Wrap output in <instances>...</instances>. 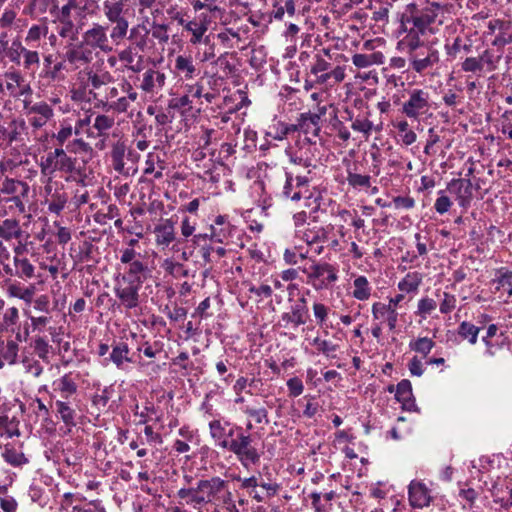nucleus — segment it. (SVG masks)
<instances>
[{
  "label": "nucleus",
  "mask_w": 512,
  "mask_h": 512,
  "mask_svg": "<svg viewBox=\"0 0 512 512\" xmlns=\"http://www.w3.org/2000/svg\"><path fill=\"white\" fill-rule=\"evenodd\" d=\"M65 69V62L60 61L55 63L51 68L45 70L43 76L52 81H60L64 79V75L61 73Z\"/></svg>",
  "instance_id": "bf43d9fd"
},
{
  "label": "nucleus",
  "mask_w": 512,
  "mask_h": 512,
  "mask_svg": "<svg viewBox=\"0 0 512 512\" xmlns=\"http://www.w3.org/2000/svg\"><path fill=\"white\" fill-rule=\"evenodd\" d=\"M404 299L403 294H397L395 297L391 298L389 301V312L387 316V325L389 329L392 331L396 328L398 313L396 307L400 304V302Z\"/></svg>",
  "instance_id": "79ce46f5"
},
{
  "label": "nucleus",
  "mask_w": 512,
  "mask_h": 512,
  "mask_svg": "<svg viewBox=\"0 0 512 512\" xmlns=\"http://www.w3.org/2000/svg\"><path fill=\"white\" fill-rule=\"evenodd\" d=\"M165 79L166 77L164 73L157 70L148 69L144 73L143 81L140 87L143 91L150 93L154 91L155 87H163Z\"/></svg>",
  "instance_id": "aec40b11"
},
{
  "label": "nucleus",
  "mask_w": 512,
  "mask_h": 512,
  "mask_svg": "<svg viewBox=\"0 0 512 512\" xmlns=\"http://www.w3.org/2000/svg\"><path fill=\"white\" fill-rule=\"evenodd\" d=\"M65 59L70 64H76L78 62L89 63L92 60V51L86 49L85 45L80 42L66 51Z\"/></svg>",
  "instance_id": "a211bd4d"
},
{
  "label": "nucleus",
  "mask_w": 512,
  "mask_h": 512,
  "mask_svg": "<svg viewBox=\"0 0 512 512\" xmlns=\"http://www.w3.org/2000/svg\"><path fill=\"white\" fill-rule=\"evenodd\" d=\"M114 293L120 302V306L127 310L135 309L140 304L139 291L141 287L134 284H127L115 278Z\"/></svg>",
  "instance_id": "6e6552de"
},
{
  "label": "nucleus",
  "mask_w": 512,
  "mask_h": 512,
  "mask_svg": "<svg viewBox=\"0 0 512 512\" xmlns=\"http://www.w3.org/2000/svg\"><path fill=\"white\" fill-rule=\"evenodd\" d=\"M251 443V435L245 434L243 429H239L237 437L231 442L227 450L235 454L244 467L251 464L255 465L260 461V454Z\"/></svg>",
  "instance_id": "f257e3e1"
},
{
  "label": "nucleus",
  "mask_w": 512,
  "mask_h": 512,
  "mask_svg": "<svg viewBox=\"0 0 512 512\" xmlns=\"http://www.w3.org/2000/svg\"><path fill=\"white\" fill-rule=\"evenodd\" d=\"M25 196H17V195H1L0 194V210L3 211V214L8 215H16L22 214L25 212V204L23 202V198Z\"/></svg>",
  "instance_id": "dca6fc26"
},
{
  "label": "nucleus",
  "mask_w": 512,
  "mask_h": 512,
  "mask_svg": "<svg viewBox=\"0 0 512 512\" xmlns=\"http://www.w3.org/2000/svg\"><path fill=\"white\" fill-rule=\"evenodd\" d=\"M488 56V51H484V53L479 57H468L462 63V70L465 72H477L483 70V63L485 57Z\"/></svg>",
  "instance_id": "de8ad7c7"
},
{
  "label": "nucleus",
  "mask_w": 512,
  "mask_h": 512,
  "mask_svg": "<svg viewBox=\"0 0 512 512\" xmlns=\"http://www.w3.org/2000/svg\"><path fill=\"white\" fill-rule=\"evenodd\" d=\"M119 216V209L116 205L110 204L107 207L106 212H97L95 214V221L99 224H106L107 220H111L115 217Z\"/></svg>",
  "instance_id": "680f3d73"
},
{
  "label": "nucleus",
  "mask_w": 512,
  "mask_h": 512,
  "mask_svg": "<svg viewBox=\"0 0 512 512\" xmlns=\"http://www.w3.org/2000/svg\"><path fill=\"white\" fill-rule=\"evenodd\" d=\"M479 332V327L467 321L461 322L458 327V334L472 345L476 344Z\"/></svg>",
  "instance_id": "72a5a7b5"
},
{
  "label": "nucleus",
  "mask_w": 512,
  "mask_h": 512,
  "mask_svg": "<svg viewBox=\"0 0 512 512\" xmlns=\"http://www.w3.org/2000/svg\"><path fill=\"white\" fill-rule=\"evenodd\" d=\"M409 501L414 508H423L430 504L431 497L426 486L417 481H411L408 487Z\"/></svg>",
  "instance_id": "ddd939ff"
},
{
  "label": "nucleus",
  "mask_w": 512,
  "mask_h": 512,
  "mask_svg": "<svg viewBox=\"0 0 512 512\" xmlns=\"http://www.w3.org/2000/svg\"><path fill=\"white\" fill-rule=\"evenodd\" d=\"M435 343L432 339L428 337H420L415 341H411L409 343V348L417 353L422 354L423 356H427Z\"/></svg>",
  "instance_id": "a19ab883"
},
{
  "label": "nucleus",
  "mask_w": 512,
  "mask_h": 512,
  "mask_svg": "<svg viewBox=\"0 0 512 512\" xmlns=\"http://www.w3.org/2000/svg\"><path fill=\"white\" fill-rule=\"evenodd\" d=\"M114 124V119L110 116L101 114L97 115L94 123L93 128H95L98 131V135H103L107 130H109Z\"/></svg>",
  "instance_id": "864d4df0"
},
{
  "label": "nucleus",
  "mask_w": 512,
  "mask_h": 512,
  "mask_svg": "<svg viewBox=\"0 0 512 512\" xmlns=\"http://www.w3.org/2000/svg\"><path fill=\"white\" fill-rule=\"evenodd\" d=\"M41 175L48 177V181H51L55 172H57V161L50 152L46 156L41 158L39 163Z\"/></svg>",
  "instance_id": "f704fd0d"
},
{
  "label": "nucleus",
  "mask_w": 512,
  "mask_h": 512,
  "mask_svg": "<svg viewBox=\"0 0 512 512\" xmlns=\"http://www.w3.org/2000/svg\"><path fill=\"white\" fill-rule=\"evenodd\" d=\"M312 345L317 347L318 352L324 354L326 357L335 358V352L338 349V345L332 343L331 341L323 340L319 337H316L312 341Z\"/></svg>",
  "instance_id": "49530a36"
},
{
  "label": "nucleus",
  "mask_w": 512,
  "mask_h": 512,
  "mask_svg": "<svg viewBox=\"0 0 512 512\" xmlns=\"http://www.w3.org/2000/svg\"><path fill=\"white\" fill-rule=\"evenodd\" d=\"M175 68L179 72L184 73L186 78H192L196 70L192 59L182 55L177 56L175 60Z\"/></svg>",
  "instance_id": "c03bdc74"
},
{
  "label": "nucleus",
  "mask_w": 512,
  "mask_h": 512,
  "mask_svg": "<svg viewBox=\"0 0 512 512\" xmlns=\"http://www.w3.org/2000/svg\"><path fill=\"white\" fill-rule=\"evenodd\" d=\"M66 150L69 153H90L92 147L82 139H74L66 145Z\"/></svg>",
  "instance_id": "13d9d810"
},
{
  "label": "nucleus",
  "mask_w": 512,
  "mask_h": 512,
  "mask_svg": "<svg viewBox=\"0 0 512 512\" xmlns=\"http://www.w3.org/2000/svg\"><path fill=\"white\" fill-rule=\"evenodd\" d=\"M26 51V48L22 46L21 42L15 40L12 42L8 49L7 56L12 62L19 63L21 55Z\"/></svg>",
  "instance_id": "774afa93"
},
{
  "label": "nucleus",
  "mask_w": 512,
  "mask_h": 512,
  "mask_svg": "<svg viewBox=\"0 0 512 512\" xmlns=\"http://www.w3.org/2000/svg\"><path fill=\"white\" fill-rule=\"evenodd\" d=\"M179 24L183 25L187 31L192 33V38L190 40L192 44L200 43L204 33L207 30V28L202 24H198L197 22L193 21L185 23L184 19L182 18L179 19Z\"/></svg>",
  "instance_id": "c9c22d12"
},
{
  "label": "nucleus",
  "mask_w": 512,
  "mask_h": 512,
  "mask_svg": "<svg viewBox=\"0 0 512 512\" xmlns=\"http://www.w3.org/2000/svg\"><path fill=\"white\" fill-rule=\"evenodd\" d=\"M308 318L309 310L307 301L304 297H301L291 306L290 312H285L281 315V322H283L284 327H287L289 324L298 327L304 325Z\"/></svg>",
  "instance_id": "9b49d317"
},
{
  "label": "nucleus",
  "mask_w": 512,
  "mask_h": 512,
  "mask_svg": "<svg viewBox=\"0 0 512 512\" xmlns=\"http://www.w3.org/2000/svg\"><path fill=\"white\" fill-rule=\"evenodd\" d=\"M175 224L176 222L170 218L155 226L154 234L158 245L167 247L175 240Z\"/></svg>",
  "instance_id": "4468645a"
},
{
  "label": "nucleus",
  "mask_w": 512,
  "mask_h": 512,
  "mask_svg": "<svg viewBox=\"0 0 512 512\" xmlns=\"http://www.w3.org/2000/svg\"><path fill=\"white\" fill-rule=\"evenodd\" d=\"M4 460L12 466H21L28 463V459L22 452H18L13 448H5L2 453Z\"/></svg>",
  "instance_id": "a18cd8bd"
},
{
  "label": "nucleus",
  "mask_w": 512,
  "mask_h": 512,
  "mask_svg": "<svg viewBox=\"0 0 512 512\" xmlns=\"http://www.w3.org/2000/svg\"><path fill=\"white\" fill-rule=\"evenodd\" d=\"M307 275V283L315 290L327 289L338 279L336 269L329 263H314L303 270Z\"/></svg>",
  "instance_id": "f03ea898"
},
{
  "label": "nucleus",
  "mask_w": 512,
  "mask_h": 512,
  "mask_svg": "<svg viewBox=\"0 0 512 512\" xmlns=\"http://www.w3.org/2000/svg\"><path fill=\"white\" fill-rule=\"evenodd\" d=\"M107 26L94 23L93 26L85 31L82 36V43L92 49H99L103 52L112 51L107 36Z\"/></svg>",
  "instance_id": "0eeeda50"
},
{
  "label": "nucleus",
  "mask_w": 512,
  "mask_h": 512,
  "mask_svg": "<svg viewBox=\"0 0 512 512\" xmlns=\"http://www.w3.org/2000/svg\"><path fill=\"white\" fill-rule=\"evenodd\" d=\"M498 273L500 274L494 282L498 283L497 289L499 290L500 287H503L506 289L509 296L512 295V271L507 270L505 268H501L498 270Z\"/></svg>",
  "instance_id": "603ef678"
},
{
  "label": "nucleus",
  "mask_w": 512,
  "mask_h": 512,
  "mask_svg": "<svg viewBox=\"0 0 512 512\" xmlns=\"http://www.w3.org/2000/svg\"><path fill=\"white\" fill-rule=\"evenodd\" d=\"M113 28L110 33V38L115 42L119 43L122 39H124L128 32V21H120L119 23L113 24Z\"/></svg>",
  "instance_id": "6e6d98bb"
},
{
  "label": "nucleus",
  "mask_w": 512,
  "mask_h": 512,
  "mask_svg": "<svg viewBox=\"0 0 512 512\" xmlns=\"http://www.w3.org/2000/svg\"><path fill=\"white\" fill-rule=\"evenodd\" d=\"M429 99L427 91L413 89L409 92V99L402 106V112L409 118L417 119L430 109Z\"/></svg>",
  "instance_id": "20e7f679"
},
{
  "label": "nucleus",
  "mask_w": 512,
  "mask_h": 512,
  "mask_svg": "<svg viewBox=\"0 0 512 512\" xmlns=\"http://www.w3.org/2000/svg\"><path fill=\"white\" fill-rule=\"evenodd\" d=\"M28 192L29 185L26 182L10 178H6L0 187L1 195L27 196Z\"/></svg>",
  "instance_id": "6ab92c4d"
},
{
  "label": "nucleus",
  "mask_w": 512,
  "mask_h": 512,
  "mask_svg": "<svg viewBox=\"0 0 512 512\" xmlns=\"http://www.w3.org/2000/svg\"><path fill=\"white\" fill-rule=\"evenodd\" d=\"M56 412L60 416L65 426L69 429L76 426V411L70 406L69 402L57 400L55 402Z\"/></svg>",
  "instance_id": "b1692460"
},
{
  "label": "nucleus",
  "mask_w": 512,
  "mask_h": 512,
  "mask_svg": "<svg viewBox=\"0 0 512 512\" xmlns=\"http://www.w3.org/2000/svg\"><path fill=\"white\" fill-rule=\"evenodd\" d=\"M104 15L111 24L119 23L120 21H127L124 17V4L122 1L103 3Z\"/></svg>",
  "instance_id": "5701e85b"
},
{
  "label": "nucleus",
  "mask_w": 512,
  "mask_h": 512,
  "mask_svg": "<svg viewBox=\"0 0 512 512\" xmlns=\"http://www.w3.org/2000/svg\"><path fill=\"white\" fill-rule=\"evenodd\" d=\"M225 73L226 76L233 75L236 72V67L228 60V52L221 54L215 61Z\"/></svg>",
  "instance_id": "338daca9"
},
{
  "label": "nucleus",
  "mask_w": 512,
  "mask_h": 512,
  "mask_svg": "<svg viewBox=\"0 0 512 512\" xmlns=\"http://www.w3.org/2000/svg\"><path fill=\"white\" fill-rule=\"evenodd\" d=\"M407 32H408V34L405 37V39L403 41V44L407 48V54L408 55L413 53V52H416V51L420 50L423 47H427V46L430 45V44H426V43H424L423 41L420 40V38H419V34L420 33L417 32V30L408 29Z\"/></svg>",
  "instance_id": "473e14b6"
},
{
  "label": "nucleus",
  "mask_w": 512,
  "mask_h": 512,
  "mask_svg": "<svg viewBox=\"0 0 512 512\" xmlns=\"http://www.w3.org/2000/svg\"><path fill=\"white\" fill-rule=\"evenodd\" d=\"M510 23H506V27L503 30L498 31L492 40V46H495L499 49L505 47L508 44L512 43V33H510Z\"/></svg>",
  "instance_id": "8fccbe9b"
},
{
  "label": "nucleus",
  "mask_w": 512,
  "mask_h": 512,
  "mask_svg": "<svg viewBox=\"0 0 512 512\" xmlns=\"http://www.w3.org/2000/svg\"><path fill=\"white\" fill-rule=\"evenodd\" d=\"M67 200L68 198L65 193L56 191L52 194L51 200L48 202V211L59 216L64 210Z\"/></svg>",
  "instance_id": "58836bf2"
},
{
  "label": "nucleus",
  "mask_w": 512,
  "mask_h": 512,
  "mask_svg": "<svg viewBox=\"0 0 512 512\" xmlns=\"http://www.w3.org/2000/svg\"><path fill=\"white\" fill-rule=\"evenodd\" d=\"M369 175H361L350 170L347 171V182L353 188H368L371 185Z\"/></svg>",
  "instance_id": "09e8293b"
},
{
  "label": "nucleus",
  "mask_w": 512,
  "mask_h": 512,
  "mask_svg": "<svg viewBox=\"0 0 512 512\" xmlns=\"http://www.w3.org/2000/svg\"><path fill=\"white\" fill-rule=\"evenodd\" d=\"M440 9V5L433 3L431 7L419 10L418 21L416 30L420 34H425L427 28L435 22L437 17V11Z\"/></svg>",
  "instance_id": "f3484780"
},
{
  "label": "nucleus",
  "mask_w": 512,
  "mask_h": 512,
  "mask_svg": "<svg viewBox=\"0 0 512 512\" xmlns=\"http://www.w3.org/2000/svg\"><path fill=\"white\" fill-rule=\"evenodd\" d=\"M22 230L19 223L14 219H6L0 225V238L10 241L21 236Z\"/></svg>",
  "instance_id": "cd10ccee"
},
{
  "label": "nucleus",
  "mask_w": 512,
  "mask_h": 512,
  "mask_svg": "<svg viewBox=\"0 0 512 512\" xmlns=\"http://www.w3.org/2000/svg\"><path fill=\"white\" fill-rule=\"evenodd\" d=\"M282 197L295 202L300 201L303 197V192L301 190H295L294 171L292 170H285V184L282 190Z\"/></svg>",
  "instance_id": "393cba45"
},
{
  "label": "nucleus",
  "mask_w": 512,
  "mask_h": 512,
  "mask_svg": "<svg viewBox=\"0 0 512 512\" xmlns=\"http://www.w3.org/2000/svg\"><path fill=\"white\" fill-rule=\"evenodd\" d=\"M419 10L420 9H418L417 5L414 3L406 5L400 16V28L402 31H408L407 24H410L411 18L414 17V15L418 13Z\"/></svg>",
  "instance_id": "5fc2aeb1"
},
{
  "label": "nucleus",
  "mask_w": 512,
  "mask_h": 512,
  "mask_svg": "<svg viewBox=\"0 0 512 512\" xmlns=\"http://www.w3.org/2000/svg\"><path fill=\"white\" fill-rule=\"evenodd\" d=\"M422 278L418 273H408L399 283L398 289L402 292H416L421 284Z\"/></svg>",
  "instance_id": "2f4dec72"
},
{
  "label": "nucleus",
  "mask_w": 512,
  "mask_h": 512,
  "mask_svg": "<svg viewBox=\"0 0 512 512\" xmlns=\"http://www.w3.org/2000/svg\"><path fill=\"white\" fill-rule=\"evenodd\" d=\"M439 197L436 199L434 208L437 213L444 214L450 209L452 202L448 196L445 195V191L440 190L438 192Z\"/></svg>",
  "instance_id": "0e129e2a"
},
{
  "label": "nucleus",
  "mask_w": 512,
  "mask_h": 512,
  "mask_svg": "<svg viewBox=\"0 0 512 512\" xmlns=\"http://www.w3.org/2000/svg\"><path fill=\"white\" fill-rule=\"evenodd\" d=\"M84 73L87 75L84 88L91 86L92 89H99L113 81V77L108 71L94 72L92 69H85Z\"/></svg>",
  "instance_id": "412c9836"
},
{
  "label": "nucleus",
  "mask_w": 512,
  "mask_h": 512,
  "mask_svg": "<svg viewBox=\"0 0 512 512\" xmlns=\"http://www.w3.org/2000/svg\"><path fill=\"white\" fill-rule=\"evenodd\" d=\"M57 161V172L71 174L72 172H79L77 166V159L70 157L68 154L56 159Z\"/></svg>",
  "instance_id": "37998d69"
},
{
  "label": "nucleus",
  "mask_w": 512,
  "mask_h": 512,
  "mask_svg": "<svg viewBox=\"0 0 512 512\" xmlns=\"http://www.w3.org/2000/svg\"><path fill=\"white\" fill-rule=\"evenodd\" d=\"M54 384L57 385V389L62 393L63 398H68L77 391V384L73 381L70 374L63 375Z\"/></svg>",
  "instance_id": "4c0bfd02"
},
{
  "label": "nucleus",
  "mask_w": 512,
  "mask_h": 512,
  "mask_svg": "<svg viewBox=\"0 0 512 512\" xmlns=\"http://www.w3.org/2000/svg\"><path fill=\"white\" fill-rule=\"evenodd\" d=\"M15 276L22 279L34 277L35 267L27 258L14 257Z\"/></svg>",
  "instance_id": "c756f323"
},
{
  "label": "nucleus",
  "mask_w": 512,
  "mask_h": 512,
  "mask_svg": "<svg viewBox=\"0 0 512 512\" xmlns=\"http://www.w3.org/2000/svg\"><path fill=\"white\" fill-rule=\"evenodd\" d=\"M473 186L470 179L454 178L447 184V190L456 195L459 206L467 208L473 198Z\"/></svg>",
  "instance_id": "9d476101"
},
{
  "label": "nucleus",
  "mask_w": 512,
  "mask_h": 512,
  "mask_svg": "<svg viewBox=\"0 0 512 512\" xmlns=\"http://www.w3.org/2000/svg\"><path fill=\"white\" fill-rule=\"evenodd\" d=\"M436 307L437 304L435 300L428 297H424L420 299L418 302L417 314H419L422 318L425 319L427 315H430L432 311L436 309Z\"/></svg>",
  "instance_id": "4d7b16f0"
},
{
  "label": "nucleus",
  "mask_w": 512,
  "mask_h": 512,
  "mask_svg": "<svg viewBox=\"0 0 512 512\" xmlns=\"http://www.w3.org/2000/svg\"><path fill=\"white\" fill-rule=\"evenodd\" d=\"M25 129L24 120H16L13 119L8 124V132H7V141L9 143L15 142L19 140V136Z\"/></svg>",
  "instance_id": "3c124183"
},
{
  "label": "nucleus",
  "mask_w": 512,
  "mask_h": 512,
  "mask_svg": "<svg viewBox=\"0 0 512 512\" xmlns=\"http://www.w3.org/2000/svg\"><path fill=\"white\" fill-rule=\"evenodd\" d=\"M326 238L324 229L319 230H306L303 233L302 239L308 244L312 245L318 242H323Z\"/></svg>",
  "instance_id": "052dcab7"
},
{
  "label": "nucleus",
  "mask_w": 512,
  "mask_h": 512,
  "mask_svg": "<svg viewBox=\"0 0 512 512\" xmlns=\"http://www.w3.org/2000/svg\"><path fill=\"white\" fill-rule=\"evenodd\" d=\"M31 112L39 115L43 121H47L53 116V109L45 102L34 104L31 107Z\"/></svg>",
  "instance_id": "e2e57ef3"
},
{
  "label": "nucleus",
  "mask_w": 512,
  "mask_h": 512,
  "mask_svg": "<svg viewBox=\"0 0 512 512\" xmlns=\"http://www.w3.org/2000/svg\"><path fill=\"white\" fill-rule=\"evenodd\" d=\"M408 60L410 61L411 68L415 72L421 74L437 64L440 57L439 52L433 47V45H429L409 54Z\"/></svg>",
  "instance_id": "39448f33"
},
{
  "label": "nucleus",
  "mask_w": 512,
  "mask_h": 512,
  "mask_svg": "<svg viewBox=\"0 0 512 512\" xmlns=\"http://www.w3.org/2000/svg\"><path fill=\"white\" fill-rule=\"evenodd\" d=\"M395 398L402 404L403 410L409 412L418 411V407L412 393V385L408 379H403L397 384Z\"/></svg>",
  "instance_id": "f8f14e48"
},
{
  "label": "nucleus",
  "mask_w": 512,
  "mask_h": 512,
  "mask_svg": "<svg viewBox=\"0 0 512 512\" xmlns=\"http://www.w3.org/2000/svg\"><path fill=\"white\" fill-rule=\"evenodd\" d=\"M325 112L326 108L323 107L319 114L310 112L301 113L297 119L299 131L303 132L304 134L312 133L317 135L320 131L319 123L321 120V115L325 114Z\"/></svg>",
  "instance_id": "2eb2a0df"
},
{
  "label": "nucleus",
  "mask_w": 512,
  "mask_h": 512,
  "mask_svg": "<svg viewBox=\"0 0 512 512\" xmlns=\"http://www.w3.org/2000/svg\"><path fill=\"white\" fill-rule=\"evenodd\" d=\"M7 293L11 297H16L23 300L26 304H31L35 293V287L33 285L22 288L19 285L12 284L8 286Z\"/></svg>",
  "instance_id": "7c9ffc66"
},
{
  "label": "nucleus",
  "mask_w": 512,
  "mask_h": 512,
  "mask_svg": "<svg viewBox=\"0 0 512 512\" xmlns=\"http://www.w3.org/2000/svg\"><path fill=\"white\" fill-rule=\"evenodd\" d=\"M354 291L353 297L360 301L368 300L371 296V287L365 276H358L353 281Z\"/></svg>",
  "instance_id": "c85d7f7f"
},
{
  "label": "nucleus",
  "mask_w": 512,
  "mask_h": 512,
  "mask_svg": "<svg viewBox=\"0 0 512 512\" xmlns=\"http://www.w3.org/2000/svg\"><path fill=\"white\" fill-rule=\"evenodd\" d=\"M19 311L16 307L7 308L3 314V320L0 322V332L11 330L14 332V326L18 323Z\"/></svg>",
  "instance_id": "e433bc0d"
},
{
  "label": "nucleus",
  "mask_w": 512,
  "mask_h": 512,
  "mask_svg": "<svg viewBox=\"0 0 512 512\" xmlns=\"http://www.w3.org/2000/svg\"><path fill=\"white\" fill-rule=\"evenodd\" d=\"M18 343L14 340H8L5 347L0 350V356L9 364L13 365L17 362Z\"/></svg>",
  "instance_id": "ea45409f"
},
{
  "label": "nucleus",
  "mask_w": 512,
  "mask_h": 512,
  "mask_svg": "<svg viewBox=\"0 0 512 512\" xmlns=\"http://www.w3.org/2000/svg\"><path fill=\"white\" fill-rule=\"evenodd\" d=\"M129 347L125 342H118L112 346L109 359L118 367L121 368L124 362H133V359L128 356Z\"/></svg>",
  "instance_id": "a878e982"
},
{
  "label": "nucleus",
  "mask_w": 512,
  "mask_h": 512,
  "mask_svg": "<svg viewBox=\"0 0 512 512\" xmlns=\"http://www.w3.org/2000/svg\"><path fill=\"white\" fill-rule=\"evenodd\" d=\"M383 57L380 53H374L372 55L366 54H355L352 57V62L357 68H366L373 64V57Z\"/></svg>",
  "instance_id": "69168bd1"
},
{
  "label": "nucleus",
  "mask_w": 512,
  "mask_h": 512,
  "mask_svg": "<svg viewBox=\"0 0 512 512\" xmlns=\"http://www.w3.org/2000/svg\"><path fill=\"white\" fill-rule=\"evenodd\" d=\"M127 147L123 141H117L114 143L111 151L112 164L115 171L120 174L124 173L125 163L124 158L126 156Z\"/></svg>",
  "instance_id": "bb28decb"
},
{
  "label": "nucleus",
  "mask_w": 512,
  "mask_h": 512,
  "mask_svg": "<svg viewBox=\"0 0 512 512\" xmlns=\"http://www.w3.org/2000/svg\"><path fill=\"white\" fill-rule=\"evenodd\" d=\"M58 34L62 38H69L71 41L78 39L79 31L82 29L81 25H75L71 17H58Z\"/></svg>",
  "instance_id": "4be33fe9"
},
{
  "label": "nucleus",
  "mask_w": 512,
  "mask_h": 512,
  "mask_svg": "<svg viewBox=\"0 0 512 512\" xmlns=\"http://www.w3.org/2000/svg\"><path fill=\"white\" fill-rule=\"evenodd\" d=\"M152 270L145 262H134L130 266H126L124 272L116 278L127 284H134L142 287L144 282L151 277Z\"/></svg>",
  "instance_id": "1a4fd4ad"
},
{
  "label": "nucleus",
  "mask_w": 512,
  "mask_h": 512,
  "mask_svg": "<svg viewBox=\"0 0 512 512\" xmlns=\"http://www.w3.org/2000/svg\"><path fill=\"white\" fill-rule=\"evenodd\" d=\"M228 483L220 477H212L210 479H201L197 482V490L199 492L201 504L210 503L220 499L219 494L224 492Z\"/></svg>",
  "instance_id": "423d86ee"
},
{
  "label": "nucleus",
  "mask_w": 512,
  "mask_h": 512,
  "mask_svg": "<svg viewBox=\"0 0 512 512\" xmlns=\"http://www.w3.org/2000/svg\"><path fill=\"white\" fill-rule=\"evenodd\" d=\"M240 426L231 425L228 422L222 423L220 420H212L209 423L210 436L217 447L228 449L231 442L237 437Z\"/></svg>",
  "instance_id": "7ed1b4c3"
}]
</instances>
